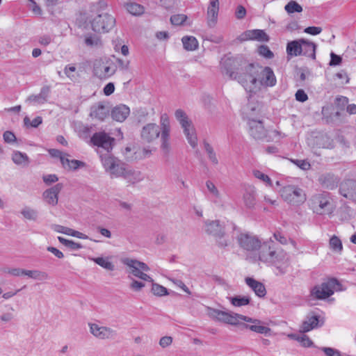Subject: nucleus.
Instances as JSON below:
<instances>
[{"instance_id": "nucleus-1", "label": "nucleus", "mask_w": 356, "mask_h": 356, "mask_svg": "<svg viewBox=\"0 0 356 356\" xmlns=\"http://www.w3.org/2000/svg\"><path fill=\"white\" fill-rule=\"evenodd\" d=\"M220 68L222 74L227 75L231 79L237 81L245 90H248V76L249 73L250 75L254 73V63H249L242 55L232 56L229 53L222 58Z\"/></svg>"}, {"instance_id": "nucleus-2", "label": "nucleus", "mask_w": 356, "mask_h": 356, "mask_svg": "<svg viewBox=\"0 0 356 356\" xmlns=\"http://www.w3.org/2000/svg\"><path fill=\"white\" fill-rule=\"evenodd\" d=\"M259 259L275 268V275H282L286 273L289 266V258L282 251H278L277 245L272 240L261 243L259 248Z\"/></svg>"}, {"instance_id": "nucleus-3", "label": "nucleus", "mask_w": 356, "mask_h": 356, "mask_svg": "<svg viewBox=\"0 0 356 356\" xmlns=\"http://www.w3.org/2000/svg\"><path fill=\"white\" fill-rule=\"evenodd\" d=\"M107 3L104 0H99L91 4L90 12L95 15L91 16L90 24L93 31L98 33H108L115 26V18L111 14L105 13Z\"/></svg>"}, {"instance_id": "nucleus-4", "label": "nucleus", "mask_w": 356, "mask_h": 356, "mask_svg": "<svg viewBox=\"0 0 356 356\" xmlns=\"http://www.w3.org/2000/svg\"><path fill=\"white\" fill-rule=\"evenodd\" d=\"M160 121L161 127L155 123H149L144 126L141 130V138L144 141L151 143L157 139L161 134V148L168 151L170 147V120L168 115L164 114L161 116Z\"/></svg>"}, {"instance_id": "nucleus-5", "label": "nucleus", "mask_w": 356, "mask_h": 356, "mask_svg": "<svg viewBox=\"0 0 356 356\" xmlns=\"http://www.w3.org/2000/svg\"><path fill=\"white\" fill-rule=\"evenodd\" d=\"M254 73L248 76V90L250 92H255V90L260 86L273 87L277 83L276 77L273 70L270 67H262L254 63Z\"/></svg>"}, {"instance_id": "nucleus-6", "label": "nucleus", "mask_w": 356, "mask_h": 356, "mask_svg": "<svg viewBox=\"0 0 356 356\" xmlns=\"http://www.w3.org/2000/svg\"><path fill=\"white\" fill-rule=\"evenodd\" d=\"M175 116L183 129L188 143L193 148L196 147L197 145V138L192 121L189 120L186 112L181 108L175 111Z\"/></svg>"}, {"instance_id": "nucleus-7", "label": "nucleus", "mask_w": 356, "mask_h": 356, "mask_svg": "<svg viewBox=\"0 0 356 356\" xmlns=\"http://www.w3.org/2000/svg\"><path fill=\"white\" fill-rule=\"evenodd\" d=\"M121 261L129 267V270H127V273L144 281L153 282V279L145 273L149 270V266L145 263L128 257L122 259Z\"/></svg>"}, {"instance_id": "nucleus-8", "label": "nucleus", "mask_w": 356, "mask_h": 356, "mask_svg": "<svg viewBox=\"0 0 356 356\" xmlns=\"http://www.w3.org/2000/svg\"><path fill=\"white\" fill-rule=\"evenodd\" d=\"M309 202L311 208L316 214L325 215L332 212V205L328 193L324 192L312 195Z\"/></svg>"}, {"instance_id": "nucleus-9", "label": "nucleus", "mask_w": 356, "mask_h": 356, "mask_svg": "<svg viewBox=\"0 0 356 356\" xmlns=\"http://www.w3.org/2000/svg\"><path fill=\"white\" fill-rule=\"evenodd\" d=\"M282 197L284 201L292 205H299L306 200L304 191L297 186L287 185L280 190Z\"/></svg>"}, {"instance_id": "nucleus-10", "label": "nucleus", "mask_w": 356, "mask_h": 356, "mask_svg": "<svg viewBox=\"0 0 356 356\" xmlns=\"http://www.w3.org/2000/svg\"><path fill=\"white\" fill-rule=\"evenodd\" d=\"M248 124L249 127V134L254 139L257 140H264L266 139L267 141H269V139H267V138L270 131L264 127L261 120L250 118Z\"/></svg>"}, {"instance_id": "nucleus-11", "label": "nucleus", "mask_w": 356, "mask_h": 356, "mask_svg": "<svg viewBox=\"0 0 356 356\" xmlns=\"http://www.w3.org/2000/svg\"><path fill=\"white\" fill-rule=\"evenodd\" d=\"M236 239L239 246L246 251L253 252L261 246L260 239L250 233H240Z\"/></svg>"}, {"instance_id": "nucleus-12", "label": "nucleus", "mask_w": 356, "mask_h": 356, "mask_svg": "<svg viewBox=\"0 0 356 356\" xmlns=\"http://www.w3.org/2000/svg\"><path fill=\"white\" fill-rule=\"evenodd\" d=\"M115 139L104 131L95 132L90 138V143L110 152L113 149Z\"/></svg>"}, {"instance_id": "nucleus-13", "label": "nucleus", "mask_w": 356, "mask_h": 356, "mask_svg": "<svg viewBox=\"0 0 356 356\" xmlns=\"http://www.w3.org/2000/svg\"><path fill=\"white\" fill-rule=\"evenodd\" d=\"M325 320L323 317L316 314L314 312H310L306 317V319L302 323L300 332L302 333L308 332L314 329L322 327L324 325Z\"/></svg>"}, {"instance_id": "nucleus-14", "label": "nucleus", "mask_w": 356, "mask_h": 356, "mask_svg": "<svg viewBox=\"0 0 356 356\" xmlns=\"http://www.w3.org/2000/svg\"><path fill=\"white\" fill-rule=\"evenodd\" d=\"M334 294V290H332L329 279L319 285H316L312 288L310 296L317 300H325Z\"/></svg>"}, {"instance_id": "nucleus-15", "label": "nucleus", "mask_w": 356, "mask_h": 356, "mask_svg": "<svg viewBox=\"0 0 356 356\" xmlns=\"http://www.w3.org/2000/svg\"><path fill=\"white\" fill-rule=\"evenodd\" d=\"M209 316L215 320L230 325H237L235 314L221 311L217 309L209 308Z\"/></svg>"}, {"instance_id": "nucleus-16", "label": "nucleus", "mask_w": 356, "mask_h": 356, "mask_svg": "<svg viewBox=\"0 0 356 356\" xmlns=\"http://www.w3.org/2000/svg\"><path fill=\"white\" fill-rule=\"evenodd\" d=\"M339 193L344 197L356 202V180L346 179L341 182Z\"/></svg>"}, {"instance_id": "nucleus-17", "label": "nucleus", "mask_w": 356, "mask_h": 356, "mask_svg": "<svg viewBox=\"0 0 356 356\" xmlns=\"http://www.w3.org/2000/svg\"><path fill=\"white\" fill-rule=\"evenodd\" d=\"M241 42L252 40L259 42H268L269 36L261 29L248 30L240 35L238 38Z\"/></svg>"}, {"instance_id": "nucleus-18", "label": "nucleus", "mask_w": 356, "mask_h": 356, "mask_svg": "<svg viewBox=\"0 0 356 356\" xmlns=\"http://www.w3.org/2000/svg\"><path fill=\"white\" fill-rule=\"evenodd\" d=\"M90 332L97 338L106 339L113 338L116 332L108 327L99 326L96 323H89Z\"/></svg>"}, {"instance_id": "nucleus-19", "label": "nucleus", "mask_w": 356, "mask_h": 356, "mask_svg": "<svg viewBox=\"0 0 356 356\" xmlns=\"http://www.w3.org/2000/svg\"><path fill=\"white\" fill-rule=\"evenodd\" d=\"M318 181L322 187L328 190H333L338 186L340 179L333 173L326 172L321 175Z\"/></svg>"}, {"instance_id": "nucleus-20", "label": "nucleus", "mask_w": 356, "mask_h": 356, "mask_svg": "<svg viewBox=\"0 0 356 356\" xmlns=\"http://www.w3.org/2000/svg\"><path fill=\"white\" fill-rule=\"evenodd\" d=\"M63 188L61 183L56 184L54 186L44 191L42 196L49 204L56 206L58 204V194Z\"/></svg>"}, {"instance_id": "nucleus-21", "label": "nucleus", "mask_w": 356, "mask_h": 356, "mask_svg": "<svg viewBox=\"0 0 356 356\" xmlns=\"http://www.w3.org/2000/svg\"><path fill=\"white\" fill-rule=\"evenodd\" d=\"M219 12V0H211L207 8V24L213 28L217 23Z\"/></svg>"}, {"instance_id": "nucleus-22", "label": "nucleus", "mask_w": 356, "mask_h": 356, "mask_svg": "<svg viewBox=\"0 0 356 356\" xmlns=\"http://www.w3.org/2000/svg\"><path fill=\"white\" fill-rule=\"evenodd\" d=\"M204 230L207 234L215 237L216 236L222 235V232L225 231V227L218 220H207L204 222Z\"/></svg>"}, {"instance_id": "nucleus-23", "label": "nucleus", "mask_w": 356, "mask_h": 356, "mask_svg": "<svg viewBox=\"0 0 356 356\" xmlns=\"http://www.w3.org/2000/svg\"><path fill=\"white\" fill-rule=\"evenodd\" d=\"M130 109L128 106L124 104H120L115 106L111 112V115L113 120L117 122H123L129 116Z\"/></svg>"}, {"instance_id": "nucleus-24", "label": "nucleus", "mask_w": 356, "mask_h": 356, "mask_svg": "<svg viewBox=\"0 0 356 356\" xmlns=\"http://www.w3.org/2000/svg\"><path fill=\"white\" fill-rule=\"evenodd\" d=\"M108 113V108L104 104L99 102L91 106L90 116L98 120L103 121Z\"/></svg>"}, {"instance_id": "nucleus-25", "label": "nucleus", "mask_w": 356, "mask_h": 356, "mask_svg": "<svg viewBox=\"0 0 356 356\" xmlns=\"http://www.w3.org/2000/svg\"><path fill=\"white\" fill-rule=\"evenodd\" d=\"M50 92L51 88L49 86H44L41 88L39 94L30 95L27 98L26 102L43 104L47 102Z\"/></svg>"}, {"instance_id": "nucleus-26", "label": "nucleus", "mask_w": 356, "mask_h": 356, "mask_svg": "<svg viewBox=\"0 0 356 356\" xmlns=\"http://www.w3.org/2000/svg\"><path fill=\"white\" fill-rule=\"evenodd\" d=\"M246 284L251 288L255 294L259 298H264L266 295V290L264 284L252 277H246Z\"/></svg>"}, {"instance_id": "nucleus-27", "label": "nucleus", "mask_w": 356, "mask_h": 356, "mask_svg": "<svg viewBox=\"0 0 356 356\" xmlns=\"http://www.w3.org/2000/svg\"><path fill=\"white\" fill-rule=\"evenodd\" d=\"M302 43V55L311 58L313 60L316 59V51L317 45L307 39L301 38Z\"/></svg>"}, {"instance_id": "nucleus-28", "label": "nucleus", "mask_w": 356, "mask_h": 356, "mask_svg": "<svg viewBox=\"0 0 356 356\" xmlns=\"http://www.w3.org/2000/svg\"><path fill=\"white\" fill-rule=\"evenodd\" d=\"M301 39L290 41L286 44V54L288 56L294 57L302 55Z\"/></svg>"}, {"instance_id": "nucleus-29", "label": "nucleus", "mask_w": 356, "mask_h": 356, "mask_svg": "<svg viewBox=\"0 0 356 356\" xmlns=\"http://www.w3.org/2000/svg\"><path fill=\"white\" fill-rule=\"evenodd\" d=\"M122 177L131 184L137 183L143 179V177L140 171L134 170L128 165Z\"/></svg>"}, {"instance_id": "nucleus-30", "label": "nucleus", "mask_w": 356, "mask_h": 356, "mask_svg": "<svg viewBox=\"0 0 356 356\" xmlns=\"http://www.w3.org/2000/svg\"><path fill=\"white\" fill-rule=\"evenodd\" d=\"M95 74L99 79H106L115 73V67L110 65H99L95 67Z\"/></svg>"}, {"instance_id": "nucleus-31", "label": "nucleus", "mask_w": 356, "mask_h": 356, "mask_svg": "<svg viewBox=\"0 0 356 356\" xmlns=\"http://www.w3.org/2000/svg\"><path fill=\"white\" fill-rule=\"evenodd\" d=\"M261 324L262 323L248 324L243 323L241 324V325L242 326L243 328L248 329L256 333L264 334L266 336L270 335L271 329Z\"/></svg>"}, {"instance_id": "nucleus-32", "label": "nucleus", "mask_w": 356, "mask_h": 356, "mask_svg": "<svg viewBox=\"0 0 356 356\" xmlns=\"http://www.w3.org/2000/svg\"><path fill=\"white\" fill-rule=\"evenodd\" d=\"M61 164L63 168L73 171L86 166V163L83 161L76 159L70 160L67 158H61Z\"/></svg>"}, {"instance_id": "nucleus-33", "label": "nucleus", "mask_w": 356, "mask_h": 356, "mask_svg": "<svg viewBox=\"0 0 356 356\" xmlns=\"http://www.w3.org/2000/svg\"><path fill=\"white\" fill-rule=\"evenodd\" d=\"M315 143L318 147L327 149L333 147V140L326 134H321L317 136Z\"/></svg>"}, {"instance_id": "nucleus-34", "label": "nucleus", "mask_w": 356, "mask_h": 356, "mask_svg": "<svg viewBox=\"0 0 356 356\" xmlns=\"http://www.w3.org/2000/svg\"><path fill=\"white\" fill-rule=\"evenodd\" d=\"M181 42L184 49L189 51L196 50L199 46L198 41L194 36H184Z\"/></svg>"}, {"instance_id": "nucleus-35", "label": "nucleus", "mask_w": 356, "mask_h": 356, "mask_svg": "<svg viewBox=\"0 0 356 356\" xmlns=\"http://www.w3.org/2000/svg\"><path fill=\"white\" fill-rule=\"evenodd\" d=\"M243 202L248 209H254L256 205V193L253 189L245 191L243 195Z\"/></svg>"}, {"instance_id": "nucleus-36", "label": "nucleus", "mask_w": 356, "mask_h": 356, "mask_svg": "<svg viewBox=\"0 0 356 356\" xmlns=\"http://www.w3.org/2000/svg\"><path fill=\"white\" fill-rule=\"evenodd\" d=\"M101 160L106 171L109 172L111 169L115 168V164L118 159L111 156L109 152H107L106 154L101 156Z\"/></svg>"}, {"instance_id": "nucleus-37", "label": "nucleus", "mask_w": 356, "mask_h": 356, "mask_svg": "<svg viewBox=\"0 0 356 356\" xmlns=\"http://www.w3.org/2000/svg\"><path fill=\"white\" fill-rule=\"evenodd\" d=\"M57 227L58 228L56 229V231H57L58 232L63 233V234H67L69 236H72L74 237H76L79 238H81V239L88 238V236H86V234H84L79 231H76L71 228L63 227L61 225H58Z\"/></svg>"}, {"instance_id": "nucleus-38", "label": "nucleus", "mask_w": 356, "mask_h": 356, "mask_svg": "<svg viewBox=\"0 0 356 356\" xmlns=\"http://www.w3.org/2000/svg\"><path fill=\"white\" fill-rule=\"evenodd\" d=\"M12 160L17 165H27L29 163V158L26 153L19 151H14L12 154Z\"/></svg>"}, {"instance_id": "nucleus-39", "label": "nucleus", "mask_w": 356, "mask_h": 356, "mask_svg": "<svg viewBox=\"0 0 356 356\" xmlns=\"http://www.w3.org/2000/svg\"><path fill=\"white\" fill-rule=\"evenodd\" d=\"M229 300L232 305L235 307H242L250 303L251 298L248 296H235L229 297Z\"/></svg>"}, {"instance_id": "nucleus-40", "label": "nucleus", "mask_w": 356, "mask_h": 356, "mask_svg": "<svg viewBox=\"0 0 356 356\" xmlns=\"http://www.w3.org/2000/svg\"><path fill=\"white\" fill-rule=\"evenodd\" d=\"M203 145L209 161L213 165H218L219 161L213 147L205 140L203 141Z\"/></svg>"}, {"instance_id": "nucleus-41", "label": "nucleus", "mask_w": 356, "mask_h": 356, "mask_svg": "<svg viewBox=\"0 0 356 356\" xmlns=\"http://www.w3.org/2000/svg\"><path fill=\"white\" fill-rule=\"evenodd\" d=\"M126 8L127 11L131 14L132 15H142L144 11V7L137 3H127L126 5Z\"/></svg>"}, {"instance_id": "nucleus-42", "label": "nucleus", "mask_w": 356, "mask_h": 356, "mask_svg": "<svg viewBox=\"0 0 356 356\" xmlns=\"http://www.w3.org/2000/svg\"><path fill=\"white\" fill-rule=\"evenodd\" d=\"M92 260L95 264H98L103 268L106 269L108 270L113 271L115 269L114 264L112 262H111L110 261H108V259H105L102 257H99L92 258Z\"/></svg>"}, {"instance_id": "nucleus-43", "label": "nucleus", "mask_w": 356, "mask_h": 356, "mask_svg": "<svg viewBox=\"0 0 356 356\" xmlns=\"http://www.w3.org/2000/svg\"><path fill=\"white\" fill-rule=\"evenodd\" d=\"M25 275H27L29 277L38 280H45L49 278V275L46 272L40 271L38 270H25Z\"/></svg>"}, {"instance_id": "nucleus-44", "label": "nucleus", "mask_w": 356, "mask_h": 356, "mask_svg": "<svg viewBox=\"0 0 356 356\" xmlns=\"http://www.w3.org/2000/svg\"><path fill=\"white\" fill-rule=\"evenodd\" d=\"M127 167V165L122 163L120 160H118L115 164V168L113 169H111L109 172L111 175H113L116 177H122V175Z\"/></svg>"}, {"instance_id": "nucleus-45", "label": "nucleus", "mask_w": 356, "mask_h": 356, "mask_svg": "<svg viewBox=\"0 0 356 356\" xmlns=\"http://www.w3.org/2000/svg\"><path fill=\"white\" fill-rule=\"evenodd\" d=\"M330 248L337 252H341L343 249V245L341 239L337 236H332L330 239Z\"/></svg>"}, {"instance_id": "nucleus-46", "label": "nucleus", "mask_w": 356, "mask_h": 356, "mask_svg": "<svg viewBox=\"0 0 356 356\" xmlns=\"http://www.w3.org/2000/svg\"><path fill=\"white\" fill-rule=\"evenodd\" d=\"M247 109L250 111L248 113V120L250 118H254L255 116H257L261 113V106L259 103L253 104L250 103L247 106Z\"/></svg>"}, {"instance_id": "nucleus-47", "label": "nucleus", "mask_w": 356, "mask_h": 356, "mask_svg": "<svg viewBox=\"0 0 356 356\" xmlns=\"http://www.w3.org/2000/svg\"><path fill=\"white\" fill-rule=\"evenodd\" d=\"M152 289L151 291L154 293V295L156 296H163L168 294V289L156 283L152 282Z\"/></svg>"}, {"instance_id": "nucleus-48", "label": "nucleus", "mask_w": 356, "mask_h": 356, "mask_svg": "<svg viewBox=\"0 0 356 356\" xmlns=\"http://www.w3.org/2000/svg\"><path fill=\"white\" fill-rule=\"evenodd\" d=\"M284 9L288 13H301L302 11V6L295 1H289L285 6Z\"/></svg>"}, {"instance_id": "nucleus-49", "label": "nucleus", "mask_w": 356, "mask_h": 356, "mask_svg": "<svg viewBox=\"0 0 356 356\" xmlns=\"http://www.w3.org/2000/svg\"><path fill=\"white\" fill-rule=\"evenodd\" d=\"M99 42V37L97 35L90 33L85 38V44L88 47L97 46Z\"/></svg>"}, {"instance_id": "nucleus-50", "label": "nucleus", "mask_w": 356, "mask_h": 356, "mask_svg": "<svg viewBox=\"0 0 356 356\" xmlns=\"http://www.w3.org/2000/svg\"><path fill=\"white\" fill-rule=\"evenodd\" d=\"M348 104V98L343 96L337 97L335 99L336 107L339 111H344Z\"/></svg>"}, {"instance_id": "nucleus-51", "label": "nucleus", "mask_w": 356, "mask_h": 356, "mask_svg": "<svg viewBox=\"0 0 356 356\" xmlns=\"http://www.w3.org/2000/svg\"><path fill=\"white\" fill-rule=\"evenodd\" d=\"M21 213L28 220H35L38 217V212L30 208H26L22 210Z\"/></svg>"}, {"instance_id": "nucleus-52", "label": "nucleus", "mask_w": 356, "mask_h": 356, "mask_svg": "<svg viewBox=\"0 0 356 356\" xmlns=\"http://www.w3.org/2000/svg\"><path fill=\"white\" fill-rule=\"evenodd\" d=\"M187 19V16L184 14H178L172 15L170 17V22L172 24L175 26H179L184 24Z\"/></svg>"}, {"instance_id": "nucleus-53", "label": "nucleus", "mask_w": 356, "mask_h": 356, "mask_svg": "<svg viewBox=\"0 0 356 356\" xmlns=\"http://www.w3.org/2000/svg\"><path fill=\"white\" fill-rule=\"evenodd\" d=\"M215 238L218 246L220 248H225L230 243V241L225 238V231L222 232V236H216Z\"/></svg>"}, {"instance_id": "nucleus-54", "label": "nucleus", "mask_w": 356, "mask_h": 356, "mask_svg": "<svg viewBox=\"0 0 356 356\" xmlns=\"http://www.w3.org/2000/svg\"><path fill=\"white\" fill-rule=\"evenodd\" d=\"M329 282L330 283V286L332 290L336 291H343L346 290V288L343 286V285L340 283V282L334 277H332L329 279Z\"/></svg>"}, {"instance_id": "nucleus-55", "label": "nucleus", "mask_w": 356, "mask_h": 356, "mask_svg": "<svg viewBox=\"0 0 356 356\" xmlns=\"http://www.w3.org/2000/svg\"><path fill=\"white\" fill-rule=\"evenodd\" d=\"M253 174L254 177L266 183L268 186H272V181L270 178L266 174L263 173L260 170H254Z\"/></svg>"}, {"instance_id": "nucleus-56", "label": "nucleus", "mask_w": 356, "mask_h": 356, "mask_svg": "<svg viewBox=\"0 0 356 356\" xmlns=\"http://www.w3.org/2000/svg\"><path fill=\"white\" fill-rule=\"evenodd\" d=\"M259 54L261 56H263L264 57L266 58H272L274 56L273 53L272 51L269 49V47L267 45H261L259 47Z\"/></svg>"}, {"instance_id": "nucleus-57", "label": "nucleus", "mask_w": 356, "mask_h": 356, "mask_svg": "<svg viewBox=\"0 0 356 356\" xmlns=\"http://www.w3.org/2000/svg\"><path fill=\"white\" fill-rule=\"evenodd\" d=\"M298 342H300L301 346L304 348H310L314 346V342L306 334L300 335Z\"/></svg>"}, {"instance_id": "nucleus-58", "label": "nucleus", "mask_w": 356, "mask_h": 356, "mask_svg": "<svg viewBox=\"0 0 356 356\" xmlns=\"http://www.w3.org/2000/svg\"><path fill=\"white\" fill-rule=\"evenodd\" d=\"M326 356H341V352L331 347H321L320 348Z\"/></svg>"}, {"instance_id": "nucleus-59", "label": "nucleus", "mask_w": 356, "mask_h": 356, "mask_svg": "<svg viewBox=\"0 0 356 356\" xmlns=\"http://www.w3.org/2000/svg\"><path fill=\"white\" fill-rule=\"evenodd\" d=\"M342 63L341 56L334 54V52L330 53V60L329 63L330 66H337Z\"/></svg>"}, {"instance_id": "nucleus-60", "label": "nucleus", "mask_w": 356, "mask_h": 356, "mask_svg": "<svg viewBox=\"0 0 356 356\" xmlns=\"http://www.w3.org/2000/svg\"><path fill=\"white\" fill-rule=\"evenodd\" d=\"M206 186L207 189L210 191V193L216 197L218 198L220 197V193L218 188L216 187L214 184L211 181H207Z\"/></svg>"}, {"instance_id": "nucleus-61", "label": "nucleus", "mask_w": 356, "mask_h": 356, "mask_svg": "<svg viewBox=\"0 0 356 356\" xmlns=\"http://www.w3.org/2000/svg\"><path fill=\"white\" fill-rule=\"evenodd\" d=\"M291 161L302 170H307L310 168V163L305 160L291 159Z\"/></svg>"}, {"instance_id": "nucleus-62", "label": "nucleus", "mask_w": 356, "mask_h": 356, "mask_svg": "<svg viewBox=\"0 0 356 356\" xmlns=\"http://www.w3.org/2000/svg\"><path fill=\"white\" fill-rule=\"evenodd\" d=\"M3 140L7 143H13L16 141L17 138L13 132L6 131L3 134Z\"/></svg>"}, {"instance_id": "nucleus-63", "label": "nucleus", "mask_w": 356, "mask_h": 356, "mask_svg": "<svg viewBox=\"0 0 356 356\" xmlns=\"http://www.w3.org/2000/svg\"><path fill=\"white\" fill-rule=\"evenodd\" d=\"M273 236L279 243L282 245H286L288 243L289 239L287 237L280 231H276L274 232Z\"/></svg>"}, {"instance_id": "nucleus-64", "label": "nucleus", "mask_w": 356, "mask_h": 356, "mask_svg": "<svg viewBox=\"0 0 356 356\" xmlns=\"http://www.w3.org/2000/svg\"><path fill=\"white\" fill-rule=\"evenodd\" d=\"M322 28L319 26H308L304 29V33L312 35H316L321 33Z\"/></svg>"}]
</instances>
